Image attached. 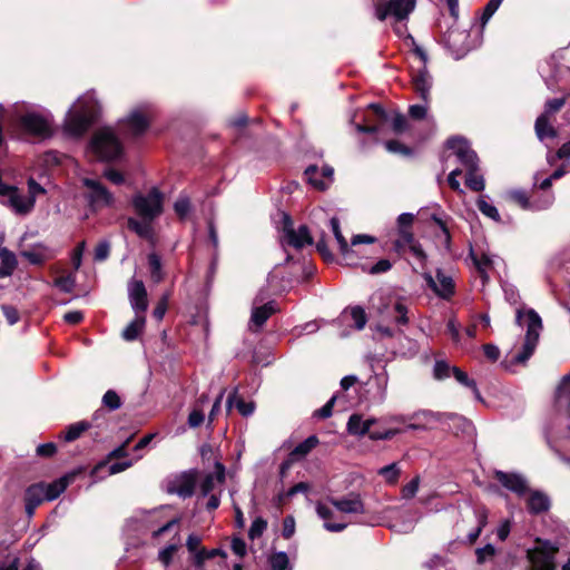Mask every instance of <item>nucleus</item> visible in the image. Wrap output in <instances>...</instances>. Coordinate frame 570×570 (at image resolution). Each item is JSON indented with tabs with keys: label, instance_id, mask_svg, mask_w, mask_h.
<instances>
[{
	"label": "nucleus",
	"instance_id": "f03ea898",
	"mask_svg": "<svg viewBox=\"0 0 570 570\" xmlns=\"http://www.w3.org/2000/svg\"><path fill=\"white\" fill-rule=\"evenodd\" d=\"M100 107L94 101H81L70 109L63 121V132L70 138H81L98 122Z\"/></svg>",
	"mask_w": 570,
	"mask_h": 570
},
{
	"label": "nucleus",
	"instance_id": "f257e3e1",
	"mask_svg": "<svg viewBox=\"0 0 570 570\" xmlns=\"http://www.w3.org/2000/svg\"><path fill=\"white\" fill-rule=\"evenodd\" d=\"M131 206L141 220L129 217L127 219L128 229L138 237L155 244L153 223L164 212V194L157 187L150 188L147 194L137 193L131 198Z\"/></svg>",
	"mask_w": 570,
	"mask_h": 570
},
{
	"label": "nucleus",
	"instance_id": "bb28decb",
	"mask_svg": "<svg viewBox=\"0 0 570 570\" xmlns=\"http://www.w3.org/2000/svg\"><path fill=\"white\" fill-rule=\"evenodd\" d=\"M3 205H9L19 215L29 214L35 207V199L22 197L18 191H14L7 203L2 202Z\"/></svg>",
	"mask_w": 570,
	"mask_h": 570
},
{
	"label": "nucleus",
	"instance_id": "f704fd0d",
	"mask_svg": "<svg viewBox=\"0 0 570 570\" xmlns=\"http://www.w3.org/2000/svg\"><path fill=\"white\" fill-rule=\"evenodd\" d=\"M320 443V440L316 435H309L303 442L298 443L289 453V456L293 459H301L306 456L316 445Z\"/></svg>",
	"mask_w": 570,
	"mask_h": 570
},
{
	"label": "nucleus",
	"instance_id": "ddd939ff",
	"mask_svg": "<svg viewBox=\"0 0 570 570\" xmlns=\"http://www.w3.org/2000/svg\"><path fill=\"white\" fill-rule=\"evenodd\" d=\"M493 478L505 489L518 494L523 495L528 491L525 480L518 473L504 472L501 470H494Z\"/></svg>",
	"mask_w": 570,
	"mask_h": 570
},
{
	"label": "nucleus",
	"instance_id": "8fccbe9b",
	"mask_svg": "<svg viewBox=\"0 0 570 570\" xmlns=\"http://www.w3.org/2000/svg\"><path fill=\"white\" fill-rule=\"evenodd\" d=\"M266 529H267V521L262 517H257L252 522V525L248 530L249 539L255 540L257 538H261Z\"/></svg>",
	"mask_w": 570,
	"mask_h": 570
},
{
	"label": "nucleus",
	"instance_id": "774afa93",
	"mask_svg": "<svg viewBox=\"0 0 570 570\" xmlns=\"http://www.w3.org/2000/svg\"><path fill=\"white\" fill-rule=\"evenodd\" d=\"M391 268H392V263L386 258H382L377 263L372 265L368 269L363 267V271L367 272L372 275H376V274L385 273V272L390 271Z\"/></svg>",
	"mask_w": 570,
	"mask_h": 570
},
{
	"label": "nucleus",
	"instance_id": "4be33fe9",
	"mask_svg": "<svg viewBox=\"0 0 570 570\" xmlns=\"http://www.w3.org/2000/svg\"><path fill=\"white\" fill-rule=\"evenodd\" d=\"M225 465L220 462L215 463V473H207L204 480L200 483V494L202 497H207L215 488V480L219 483L225 482Z\"/></svg>",
	"mask_w": 570,
	"mask_h": 570
},
{
	"label": "nucleus",
	"instance_id": "9b49d317",
	"mask_svg": "<svg viewBox=\"0 0 570 570\" xmlns=\"http://www.w3.org/2000/svg\"><path fill=\"white\" fill-rule=\"evenodd\" d=\"M85 186L91 190L89 195V203L94 209L102 206L111 207L114 205V195L100 181L86 179Z\"/></svg>",
	"mask_w": 570,
	"mask_h": 570
},
{
	"label": "nucleus",
	"instance_id": "72a5a7b5",
	"mask_svg": "<svg viewBox=\"0 0 570 570\" xmlns=\"http://www.w3.org/2000/svg\"><path fill=\"white\" fill-rule=\"evenodd\" d=\"M146 324V317L144 315L137 314L135 320H132L122 331L121 336L125 341L131 342L138 338V336L144 331Z\"/></svg>",
	"mask_w": 570,
	"mask_h": 570
},
{
	"label": "nucleus",
	"instance_id": "13d9d810",
	"mask_svg": "<svg viewBox=\"0 0 570 570\" xmlns=\"http://www.w3.org/2000/svg\"><path fill=\"white\" fill-rule=\"evenodd\" d=\"M110 243L108 240H101L99 242L94 252V259L96 262H104L106 261L110 255Z\"/></svg>",
	"mask_w": 570,
	"mask_h": 570
},
{
	"label": "nucleus",
	"instance_id": "dca6fc26",
	"mask_svg": "<svg viewBox=\"0 0 570 570\" xmlns=\"http://www.w3.org/2000/svg\"><path fill=\"white\" fill-rule=\"evenodd\" d=\"M330 225L334 234V237L337 240L340 253L343 259L346 262V265H356L355 252L351 248L346 238L343 236L338 218L332 217L330 219Z\"/></svg>",
	"mask_w": 570,
	"mask_h": 570
},
{
	"label": "nucleus",
	"instance_id": "2f4dec72",
	"mask_svg": "<svg viewBox=\"0 0 570 570\" xmlns=\"http://www.w3.org/2000/svg\"><path fill=\"white\" fill-rule=\"evenodd\" d=\"M91 428V423L88 421H79L68 425L63 431L59 433V439L66 442H72L79 439L83 432Z\"/></svg>",
	"mask_w": 570,
	"mask_h": 570
},
{
	"label": "nucleus",
	"instance_id": "39448f33",
	"mask_svg": "<svg viewBox=\"0 0 570 570\" xmlns=\"http://www.w3.org/2000/svg\"><path fill=\"white\" fill-rule=\"evenodd\" d=\"M535 542L539 546L527 551L532 570H556L554 557L559 551L558 547L540 538H537Z\"/></svg>",
	"mask_w": 570,
	"mask_h": 570
},
{
	"label": "nucleus",
	"instance_id": "49530a36",
	"mask_svg": "<svg viewBox=\"0 0 570 570\" xmlns=\"http://www.w3.org/2000/svg\"><path fill=\"white\" fill-rule=\"evenodd\" d=\"M390 121L392 122V130L395 135H401L409 129V121L400 111H394Z\"/></svg>",
	"mask_w": 570,
	"mask_h": 570
},
{
	"label": "nucleus",
	"instance_id": "4468645a",
	"mask_svg": "<svg viewBox=\"0 0 570 570\" xmlns=\"http://www.w3.org/2000/svg\"><path fill=\"white\" fill-rule=\"evenodd\" d=\"M24 511L29 519L35 515L36 509L41 505L47 499L42 489V483H32L24 490L23 494Z\"/></svg>",
	"mask_w": 570,
	"mask_h": 570
},
{
	"label": "nucleus",
	"instance_id": "393cba45",
	"mask_svg": "<svg viewBox=\"0 0 570 570\" xmlns=\"http://www.w3.org/2000/svg\"><path fill=\"white\" fill-rule=\"evenodd\" d=\"M391 16L396 21H402L414 10L416 0H389Z\"/></svg>",
	"mask_w": 570,
	"mask_h": 570
},
{
	"label": "nucleus",
	"instance_id": "603ef678",
	"mask_svg": "<svg viewBox=\"0 0 570 570\" xmlns=\"http://www.w3.org/2000/svg\"><path fill=\"white\" fill-rule=\"evenodd\" d=\"M315 246L317 253L325 263H333L335 261L333 253L330 250L327 246L324 233L322 234V237L316 242Z\"/></svg>",
	"mask_w": 570,
	"mask_h": 570
},
{
	"label": "nucleus",
	"instance_id": "b1692460",
	"mask_svg": "<svg viewBox=\"0 0 570 570\" xmlns=\"http://www.w3.org/2000/svg\"><path fill=\"white\" fill-rule=\"evenodd\" d=\"M375 423L376 420L374 419L364 421L361 414L354 413L348 417L346 429L351 435L364 436L366 432H370V426H373Z\"/></svg>",
	"mask_w": 570,
	"mask_h": 570
},
{
	"label": "nucleus",
	"instance_id": "5701e85b",
	"mask_svg": "<svg viewBox=\"0 0 570 570\" xmlns=\"http://www.w3.org/2000/svg\"><path fill=\"white\" fill-rule=\"evenodd\" d=\"M131 439H132V436L128 438L122 444H120L119 446L114 449L111 452H109L105 460L97 463L91 469L90 476L96 480L98 478V473L101 470H104L105 468H107V465L109 464V462L111 460L122 459V458L128 456L127 446L130 443Z\"/></svg>",
	"mask_w": 570,
	"mask_h": 570
},
{
	"label": "nucleus",
	"instance_id": "2eb2a0df",
	"mask_svg": "<svg viewBox=\"0 0 570 570\" xmlns=\"http://www.w3.org/2000/svg\"><path fill=\"white\" fill-rule=\"evenodd\" d=\"M328 502L343 513H364L365 508L361 495L355 492L343 498H328Z\"/></svg>",
	"mask_w": 570,
	"mask_h": 570
},
{
	"label": "nucleus",
	"instance_id": "a19ab883",
	"mask_svg": "<svg viewBox=\"0 0 570 570\" xmlns=\"http://www.w3.org/2000/svg\"><path fill=\"white\" fill-rule=\"evenodd\" d=\"M569 98L570 94H567L563 97L547 100L544 104V110L542 115H546L547 117L550 118L564 107Z\"/></svg>",
	"mask_w": 570,
	"mask_h": 570
},
{
	"label": "nucleus",
	"instance_id": "ea45409f",
	"mask_svg": "<svg viewBox=\"0 0 570 570\" xmlns=\"http://www.w3.org/2000/svg\"><path fill=\"white\" fill-rule=\"evenodd\" d=\"M452 373L459 383L471 389L473 391L474 395L476 396V399L481 400V395H480L479 389L476 386V382L474 380L470 379L469 375L464 371H462L460 367H456V366L452 367Z\"/></svg>",
	"mask_w": 570,
	"mask_h": 570
},
{
	"label": "nucleus",
	"instance_id": "09e8293b",
	"mask_svg": "<svg viewBox=\"0 0 570 570\" xmlns=\"http://www.w3.org/2000/svg\"><path fill=\"white\" fill-rule=\"evenodd\" d=\"M318 173V168L316 165H309L305 171L304 175L306 176L307 181L314 186L318 190H324L326 188V184L316 177Z\"/></svg>",
	"mask_w": 570,
	"mask_h": 570
},
{
	"label": "nucleus",
	"instance_id": "338daca9",
	"mask_svg": "<svg viewBox=\"0 0 570 570\" xmlns=\"http://www.w3.org/2000/svg\"><path fill=\"white\" fill-rule=\"evenodd\" d=\"M335 402L336 395H333L321 409L315 411L314 416L323 420L332 416Z\"/></svg>",
	"mask_w": 570,
	"mask_h": 570
},
{
	"label": "nucleus",
	"instance_id": "a18cd8bd",
	"mask_svg": "<svg viewBox=\"0 0 570 570\" xmlns=\"http://www.w3.org/2000/svg\"><path fill=\"white\" fill-rule=\"evenodd\" d=\"M478 209L487 217L493 219L494 222H501V216L495 206L489 204L482 197L476 202Z\"/></svg>",
	"mask_w": 570,
	"mask_h": 570
},
{
	"label": "nucleus",
	"instance_id": "20e7f679",
	"mask_svg": "<svg viewBox=\"0 0 570 570\" xmlns=\"http://www.w3.org/2000/svg\"><path fill=\"white\" fill-rule=\"evenodd\" d=\"M527 333L522 350L510 361L512 365L525 364L527 361L533 355L539 342L540 331L542 330V320L540 315L532 308L527 312Z\"/></svg>",
	"mask_w": 570,
	"mask_h": 570
},
{
	"label": "nucleus",
	"instance_id": "f8f14e48",
	"mask_svg": "<svg viewBox=\"0 0 570 570\" xmlns=\"http://www.w3.org/2000/svg\"><path fill=\"white\" fill-rule=\"evenodd\" d=\"M128 297L136 314H144L148 309V293L141 279L132 278L128 283Z\"/></svg>",
	"mask_w": 570,
	"mask_h": 570
},
{
	"label": "nucleus",
	"instance_id": "3c124183",
	"mask_svg": "<svg viewBox=\"0 0 570 570\" xmlns=\"http://www.w3.org/2000/svg\"><path fill=\"white\" fill-rule=\"evenodd\" d=\"M407 307L402 302L397 301L393 306L394 321L397 325L404 326L409 323Z\"/></svg>",
	"mask_w": 570,
	"mask_h": 570
},
{
	"label": "nucleus",
	"instance_id": "a878e982",
	"mask_svg": "<svg viewBox=\"0 0 570 570\" xmlns=\"http://www.w3.org/2000/svg\"><path fill=\"white\" fill-rule=\"evenodd\" d=\"M147 263L151 282L154 284L164 282L166 273L163 267L161 257L156 252H151L147 255Z\"/></svg>",
	"mask_w": 570,
	"mask_h": 570
},
{
	"label": "nucleus",
	"instance_id": "6ab92c4d",
	"mask_svg": "<svg viewBox=\"0 0 570 570\" xmlns=\"http://www.w3.org/2000/svg\"><path fill=\"white\" fill-rule=\"evenodd\" d=\"M284 240L288 246H292L295 249H302L306 245L314 244V239L307 225H301L297 230H291L289 235H287Z\"/></svg>",
	"mask_w": 570,
	"mask_h": 570
},
{
	"label": "nucleus",
	"instance_id": "c9c22d12",
	"mask_svg": "<svg viewBox=\"0 0 570 570\" xmlns=\"http://www.w3.org/2000/svg\"><path fill=\"white\" fill-rule=\"evenodd\" d=\"M469 256L471 257L478 273L480 274V277L483 279V282L489 279L487 267H489L492 264L491 258L487 254H482L481 257H479L473 249H470Z\"/></svg>",
	"mask_w": 570,
	"mask_h": 570
},
{
	"label": "nucleus",
	"instance_id": "cd10ccee",
	"mask_svg": "<svg viewBox=\"0 0 570 570\" xmlns=\"http://www.w3.org/2000/svg\"><path fill=\"white\" fill-rule=\"evenodd\" d=\"M0 278L11 276L18 265V261L14 253L8 249L7 247H2L0 248Z\"/></svg>",
	"mask_w": 570,
	"mask_h": 570
},
{
	"label": "nucleus",
	"instance_id": "69168bd1",
	"mask_svg": "<svg viewBox=\"0 0 570 570\" xmlns=\"http://www.w3.org/2000/svg\"><path fill=\"white\" fill-rule=\"evenodd\" d=\"M452 367L445 361H436L434 365V377L436 380H444L450 376Z\"/></svg>",
	"mask_w": 570,
	"mask_h": 570
},
{
	"label": "nucleus",
	"instance_id": "f3484780",
	"mask_svg": "<svg viewBox=\"0 0 570 570\" xmlns=\"http://www.w3.org/2000/svg\"><path fill=\"white\" fill-rule=\"evenodd\" d=\"M120 124L127 127L134 136L144 135L150 127V120L140 110H132L125 119L120 120Z\"/></svg>",
	"mask_w": 570,
	"mask_h": 570
},
{
	"label": "nucleus",
	"instance_id": "423d86ee",
	"mask_svg": "<svg viewBox=\"0 0 570 570\" xmlns=\"http://www.w3.org/2000/svg\"><path fill=\"white\" fill-rule=\"evenodd\" d=\"M445 147L453 150L459 163L466 171L480 169V158L465 138L460 136L450 137L446 139Z\"/></svg>",
	"mask_w": 570,
	"mask_h": 570
},
{
	"label": "nucleus",
	"instance_id": "79ce46f5",
	"mask_svg": "<svg viewBox=\"0 0 570 570\" xmlns=\"http://www.w3.org/2000/svg\"><path fill=\"white\" fill-rule=\"evenodd\" d=\"M53 286L63 293H71L76 287V275L69 273L68 275L56 277L53 279Z\"/></svg>",
	"mask_w": 570,
	"mask_h": 570
},
{
	"label": "nucleus",
	"instance_id": "7c9ffc66",
	"mask_svg": "<svg viewBox=\"0 0 570 570\" xmlns=\"http://www.w3.org/2000/svg\"><path fill=\"white\" fill-rule=\"evenodd\" d=\"M233 405L236 406L237 411L243 416L250 415L255 410V403L254 402H246L243 397L237 396V389H235L227 397L226 401V407L227 411H230Z\"/></svg>",
	"mask_w": 570,
	"mask_h": 570
},
{
	"label": "nucleus",
	"instance_id": "680f3d73",
	"mask_svg": "<svg viewBox=\"0 0 570 570\" xmlns=\"http://www.w3.org/2000/svg\"><path fill=\"white\" fill-rule=\"evenodd\" d=\"M503 0H489L485 4L482 16H481V24L484 26L491 17L494 14V12L499 9L500 4Z\"/></svg>",
	"mask_w": 570,
	"mask_h": 570
},
{
	"label": "nucleus",
	"instance_id": "473e14b6",
	"mask_svg": "<svg viewBox=\"0 0 570 570\" xmlns=\"http://www.w3.org/2000/svg\"><path fill=\"white\" fill-rule=\"evenodd\" d=\"M534 130L540 140L553 139L558 136L557 129L550 125V118L542 114L535 119Z\"/></svg>",
	"mask_w": 570,
	"mask_h": 570
},
{
	"label": "nucleus",
	"instance_id": "412c9836",
	"mask_svg": "<svg viewBox=\"0 0 570 570\" xmlns=\"http://www.w3.org/2000/svg\"><path fill=\"white\" fill-rule=\"evenodd\" d=\"M550 507L551 502L546 493L538 490H534L530 493L527 501V508L529 513L538 515L547 512L550 509Z\"/></svg>",
	"mask_w": 570,
	"mask_h": 570
},
{
	"label": "nucleus",
	"instance_id": "c03bdc74",
	"mask_svg": "<svg viewBox=\"0 0 570 570\" xmlns=\"http://www.w3.org/2000/svg\"><path fill=\"white\" fill-rule=\"evenodd\" d=\"M401 469L397 463H391L379 470V475L383 476L390 484H395L400 478Z\"/></svg>",
	"mask_w": 570,
	"mask_h": 570
},
{
	"label": "nucleus",
	"instance_id": "5fc2aeb1",
	"mask_svg": "<svg viewBox=\"0 0 570 570\" xmlns=\"http://www.w3.org/2000/svg\"><path fill=\"white\" fill-rule=\"evenodd\" d=\"M431 220H433L440 227L442 234L444 235V245L448 249H450L452 237L448 226V222L442 217L438 216L436 214L431 215Z\"/></svg>",
	"mask_w": 570,
	"mask_h": 570
},
{
	"label": "nucleus",
	"instance_id": "c85d7f7f",
	"mask_svg": "<svg viewBox=\"0 0 570 570\" xmlns=\"http://www.w3.org/2000/svg\"><path fill=\"white\" fill-rule=\"evenodd\" d=\"M367 109L370 114L365 117V120L377 125L379 131L391 120V115L380 104H370Z\"/></svg>",
	"mask_w": 570,
	"mask_h": 570
},
{
	"label": "nucleus",
	"instance_id": "6e6552de",
	"mask_svg": "<svg viewBox=\"0 0 570 570\" xmlns=\"http://www.w3.org/2000/svg\"><path fill=\"white\" fill-rule=\"evenodd\" d=\"M199 471L190 469L183 471L168 484V492L176 493L181 499L191 498L195 493Z\"/></svg>",
	"mask_w": 570,
	"mask_h": 570
},
{
	"label": "nucleus",
	"instance_id": "9d476101",
	"mask_svg": "<svg viewBox=\"0 0 570 570\" xmlns=\"http://www.w3.org/2000/svg\"><path fill=\"white\" fill-rule=\"evenodd\" d=\"M428 286L441 298L450 299L455 293V284L451 276L443 273L442 269L436 271V281L431 274L423 275Z\"/></svg>",
	"mask_w": 570,
	"mask_h": 570
},
{
	"label": "nucleus",
	"instance_id": "4c0bfd02",
	"mask_svg": "<svg viewBox=\"0 0 570 570\" xmlns=\"http://www.w3.org/2000/svg\"><path fill=\"white\" fill-rule=\"evenodd\" d=\"M465 186L472 191H482L485 187L483 175L479 170H469L465 175Z\"/></svg>",
	"mask_w": 570,
	"mask_h": 570
},
{
	"label": "nucleus",
	"instance_id": "a211bd4d",
	"mask_svg": "<svg viewBox=\"0 0 570 570\" xmlns=\"http://www.w3.org/2000/svg\"><path fill=\"white\" fill-rule=\"evenodd\" d=\"M430 79L431 77L426 69V66H422L421 68H419L417 71L412 76L413 88L424 102H429L430 100Z\"/></svg>",
	"mask_w": 570,
	"mask_h": 570
},
{
	"label": "nucleus",
	"instance_id": "7ed1b4c3",
	"mask_svg": "<svg viewBox=\"0 0 570 570\" xmlns=\"http://www.w3.org/2000/svg\"><path fill=\"white\" fill-rule=\"evenodd\" d=\"M90 147L101 161H114L124 153L120 139L109 127H104L94 134L90 139Z\"/></svg>",
	"mask_w": 570,
	"mask_h": 570
},
{
	"label": "nucleus",
	"instance_id": "0e129e2a",
	"mask_svg": "<svg viewBox=\"0 0 570 570\" xmlns=\"http://www.w3.org/2000/svg\"><path fill=\"white\" fill-rule=\"evenodd\" d=\"M396 434L395 430H375L373 426H370V432H366V435L371 440L377 441V440H391Z\"/></svg>",
	"mask_w": 570,
	"mask_h": 570
},
{
	"label": "nucleus",
	"instance_id": "de8ad7c7",
	"mask_svg": "<svg viewBox=\"0 0 570 570\" xmlns=\"http://www.w3.org/2000/svg\"><path fill=\"white\" fill-rule=\"evenodd\" d=\"M268 561L273 570H286L289 564L288 556L283 551L271 554Z\"/></svg>",
	"mask_w": 570,
	"mask_h": 570
},
{
	"label": "nucleus",
	"instance_id": "4d7b16f0",
	"mask_svg": "<svg viewBox=\"0 0 570 570\" xmlns=\"http://www.w3.org/2000/svg\"><path fill=\"white\" fill-rule=\"evenodd\" d=\"M570 395V373L564 375L554 392V401L560 402Z\"/></svg>",
	"mask_w": 570,
	"mask_h": 570
},
{
	"label": "nucleus",
	"instance_id": "bf43d9fd",
	"mask_svg": "<svg viewBox=\"0 0 570 570\" xmlns=\"http://www.w3.org/2000/svg\"><path fill=\"white\" fill-rule=\"evenodd\" d=\"M351 316L355 323V328L363 330L367 322V316L363 307L354 306L351 308Z\"/></svg>",
	"mask_w": 570,
	"mask_h": 570
},
{
	"label": "nucleus",
	"instance_id": "e2e57ef3",
	"mask_svg": "<svg viewBox=\"0 0 570 570\" xmlns=\"http://www.w3.org/2000/svg\"><path fill=\"white\" fill-rule=\"evenodd\" d=\"M174 209L180 219H184L190 212V200L187 197L178 198L174 204Z\"/></svg>",
	"mask_w": 570,
	"mask_h": 570
},
{
	"label": "nucleus",
	"instance_id": "6e6d98bb",
	"mask_svg": "<svg viewBox=\"0 0 570 570\" xmlns=\"http://www.w3.org/2000/svg\"><path fill=\"white\" fill-rule=\"evenodd\" d=\"M21 255L32 265L41 266L46 263L47 256L37 249L23 250Z\"/></svg>",
	"mask_w": 570,
	"mask_h": 570
},
{
	"label": "nucleus",
	"instance_id": "37998d69",
	"mask_svg": "<svg viewBox=\"0 0 570 570\" xmlns=\"http://www.w3.org/2000/svg\"><path fill=\"white\" fill-rule=\"evenodd\" d=\"M508 198L519 205L522 209H533L532 204L530 203L529 196L527 191L522 189H513L508 193Z\"/></svg>",
	"mask_w": 570,
	"mask_h": 570
},
{
	"label": "nucleus",
	"instance_id": "c756f323",
	"mask_svg": "<svg viewBox=\"0 0 570 570\" xmlns=\"http://www.w3.org/2000/svg\"><path fill=\"white\" fill-rule=\"evenodd\" d=\"M68 479L69 478L61 476L58 480H55L50 483L40 481V483H42V489L47 501L56 500L57 498H59L61 493L66 491V489L68 488Z\"/></svg>",
	"mask_w": 570,
	"mask_h": 570
},
{
	"label": "nucleus",
	"instance_id": "aec40b11",
	"mask_svg": "<svg viewBox=\"0 0 570 570\" xmlns=\"http://www.w3.org/2000/svg\"><path fill=\"white\" fill-rule=\"evenodd\" d=\"M278 306L275 301H269L261 306L254 307L250 315V322L257 328L263 327L267 320L277 313Z\"/></svg>",
	"mask_w": 570,
	"mask_h": 570
},
{
	"label": "nucleus",
	"instance_id": "864d4df0",
	"mask_svg": "<svg viewBox=\"0 0 570 570\" xmlns=\"http://www.w3.org/2000/svg\"><path fill=\"white\" fill-rule=\"evenodd\" d=\"M102 404L110 411H116L121 406V400L116 391L108 390L102 396Z\"/></svg>",
	"mask_w": 570,
	"mask_h": 570
},
{
	"label": "nucleus",
	"instance_id": "58836bf2",
	"mask_svg": "<svg viewBox=\"0 0 570 570\" xmlns=\"http://www.w3.org/2000/svg\"><path fill=\"white\" fill-rule=\"evenodd\" d=\"M386 150L391 154H399L403 157H413L414 155V149L403 142H401L400 140H396V139H390V140H386L385 144H384Z\"/></svg>",
	"mask_w": 570,
	"mask_h": 570
},
{
	"label": "nucleus",
	"instance_id": "052dcab7",
	"mask_svg": "<svg viewBox=\"0 0 570 570\" xmlns=\"http://www.w3.org/2000/svg\"><path fill=\"white\" fill-rule=\"evenodd\" d=\"M178 544L173 543L160 550L158 554L159 561L164 566L168 567L173 561L174 554L178 551Z\"/></svg>",
	"mask_w": 570,
	"mask_h": 570
},
{
	"label": "nucleus",
	"instance_id": "1a4fd4ad",
	"mask_svg": "<svg viewBox=\"0 0 570 570\" xmlns=\"http://www.w3.org/2000/svg\"><path fill=\"white\" fill-rule=\"evenodd\" d=\"M19 125L26 132L36 137L49 138L52 135L48 120L37 112L22 115L19 119Z\"/></svg>",
	"mask_w": 570,
	"mask_h": 570
},
{
	"label": "nucleus",
	"instance_id": "e433bc0d",
	"mask_svg": "<svg viewBox=\"0 0 570 570\" xmlns=\"http://www.w3.org/2000/svg\"><path fill=\"white\" fill-rule=\"evenodd\" d=\"M226 558V552L219 548L207 550L206 548H200L196 554L194 556V564L196 567H203L206 560L213 559L215 557Z\"/></svg>",
	"mask_w": 570,
	"mask_h": 570
},
{
	"label": "nucleus",
	"instance_id": "0eeeda50",
	"mask_svg": "<svg viewBox=\"0 0 570 570\" xmlns=\"http://www.w3.org/2000/svg\"><path fill=\"white\" fill-rule=\"evenodd\" d=\"M470 32L460 30L456 27H450L443 35V43L455 59L463 58L470 50Z\"/></svg>",
	"mask_w": 570,
	"mask_h": 570
}]
</instances>
